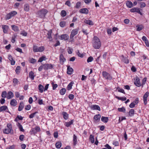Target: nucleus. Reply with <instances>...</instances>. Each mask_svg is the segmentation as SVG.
I'll list each match as a JSON object with an SVG mask.
<instances>
[{"label":"nucleus","instance_id":"f257e3e1","mask_svg":"<svg viewBox=\"0 0 149 149\" xmlns=\"http://www.w3.org/2000/svg\"><path fill=\"white\" fill-rule=\"evenodd\" d=\"M92 44L93 47L95 49H99L101 46V43L99 39L96 36L93 38Z\"/></svg>","mask_w":149,"mask_h":149},{"label":"nucleus","instance_id":"f03ea898","mask_svg":"<svg viewBox=\"0 0 149 149\" xmlns=\"http://www.w3.org/2000/svg\"><path fill=\"white\" fill-rule=\"evenodd\" d=\"M47 12L48 11L47 10L42 9L38 11L37 14L40 18H44Z\"/></svg>","mask_w":149,"mask_h":149},{"label":"nucleus","instance_id":"7ed1b4c3","mask_svg":"<svg viewBox=\"0 0 149 149\" xmlns=\"http://www.w3.org/2000/svg\"><path fill=\"white\" fill-rule=\"evenodd\" d=\"M45 47L43 46L38 47L36 45H33V50L34 52H42L44 51Z\"/></svg>","mask_w":149,"mask_h":149},{"label":"nucleus","instance_id":"20e7f679","mask_svg":"<svg viewBox=\"0 0 149 149\" xmlns=\"http://www.w3.org/2000/svg\"><path fill=\"white\" fill-rule=\"evenodd\" d=\"M102 75L103 77L108 80L111 81L113 79L111 75L106 71H103Z\"/></svg>","mask_w":149,"mask_h":149},{"label":"nucleus","instance_id":"39448f33","mask_svg":"<svg viewBox=\"0 0 149 149\" xmlns=\"http://www.w3.org/2000/svg\"><path fill=\"white\" fill-rule=\"evenodd\" d=\"M7 128L3 130V132L5 134H9L12 130V126L11 124L8 123L7 125Z\"/></svg>","mask_w":149,"mask_h":149},{"label":"nucleus","instance_id":"423d86ee","mask_svg":"<svg viewBox=\"0 0 149 149\" xmlns=\"http://www.w3.org/2000/svg\"><path fill=\"white\" fill-rule=\"evenodd\" d=\"M17 12L15 11H13L10 12L6 16V19H9L15 15L17 14Z\"/></svg>","mask_w":149,"mask_h":149},{"label":"nucleus","instance_id":"0eeeda50","mask_svg":"<svg viewBox=\"0 0 149 149\" xmlns=\"http://www.w3.org/2000/svg\"><path fill=\"white\" fill-rule=\"evenodd\" d=\"M134 83L136 86L140 87L141 85L140 79L138 77H136L134 79Z\"/></svg>","mask_w":149,"mask_h":149},{"label":"nucleus","instance_id":"6e6552de","mask_svg":"<svg viewBox=\"0 0 149 149\" xmlns=\"http://www.w3.org/2000/svg\"><path fill=\"white\" fill-rule=\"evenodd\" d=\"M79 31V29H76L73 30L71 33L70 36V39H72L73 37L77 35Z\"/></svg>","mask_w":149,"mask_h":149},{"label":"nucleus","instance_id":"1a4fd4ad","mask_svg":"<svg viewBox=\"0 0 149 149\" xmlns=\"http://www.w3.org/2000/svg\"><path fill=\"white\" fill-rule=\"evenodd\" d=\"M44 65V69L45 70L50 69L53 68V66L51 64H45Z\"/></svg>","mask_w":149,"mask_h":149},{"label":"nucleus","instance_id":"9d476101","mask_svg":"<svg viewBox=\"0 0 149 149\" xmlns=\"http://www.w3.org/2000/svg\"><path fill=\"white\" fill-rule=\"evenodd\" d=\"M149 95V93L148 91L146 92L143 96V100L144 104L146 105L147 103V97Z\"/></svg>","mask_w":149,"mask_h":149},{"label":"nucleus","instance_id":"9b49d317","mask_svg":"<svg viewBox=\"0 0 149 149\" xmlns=\"http://www.w3.org/2000/svg\"><path fill=\"white\" fill-rule=\"evenodd\" d=\"M69 37L68 35L67 34H63L59 36V39L61 40H67L69 38Z\"/></svg>","mask_w":149,"mask_h":149},{"label":"nucleus","instance_id":"f8f14e48","mask_svg":"<svg viewBox=\"0 0 149 149\" xmlns=\"http://www.w3.org/2000/svg\"><path fill=\"white\" fill-rule=\"evenodd\" d=\"M3 32L4 33H7L8 31L9 27L8 26L5 25H3L1 26Z\"/></svg>","mask_w":149,"mask_h":149},{"label":"nucleus","instance_id":"ddd939ff","mask_svg":"<svg viewBox=\"0 0 149 149\" xmlns=\"http://www.w3.org/2000/svg\"><path fill=\"white\" fill-rule=\"evenodd\" d=\"M130 11L132 12H136L141 15H142V13L140 12V9L137 8H133L130 9Z\"/></svg>","mask_w":149,"mask_h":149},{"label":"nucleus","instance_id":"4468645a","mask_svg":"<svg viewBox=\"0 0 149 149\" xmlns=\"http://www.w3.org/2000/svg\"><path fill=\"white\" fill-rule=\"evenodd\" d=\"M120 57L121 61L127 64L129 63V60L126 57H125L123 55H122L120 56Z\"/></svg>","mask_w":149,"mask_h":149},{"label":"nucleus","instance_id":"2eb2a0df","mask_svg":"<svg viewBox=\"0 0 149 149\" xmlns=\"http://www.w3.org/2000/svg\"><path fill=\"white\" fill-rule=\"evenodd\" d=\"M91 109L92 110H97L99 111L100 110V109L99 106L97 105H93L91 106Z\"/></svg>","mask_w":149,"mask_h":149},{"label":"nucleus","instance_id":"dca6fc26","mask_svg":"<svg viewBox=\"0 0 149 149\" xmlns=\"http://www.w3.org/2000/svg\"><path fill=\"white\" fill-rule=\"evenodd\" d=\"M52 32V30H50L48 31V33H47V38L49 39V40L50 41H51L52 40V38L51 36Z\"/></svg>","mask_w":149,"mask_h":149},{"label":"nucleus","instance_id":"f3484780","mask_svg":"<svg viewBox=\"0 0 149 149\" xmlns=\"http://www.w3.org/2000/svg\"><path fill=\"white\" fill-rule=\"evenodd\" d=\"M79 12L81 13L87 14L88 13V10L86 8H81L79 10Z\"/></svg>","mask_w":149,"mask_h":149},{"label":"nucleus","instance_id":"a211bd4d","mask_svg":"<svg viewBox=\"0 0 149 149\" xmlns=\"http://www.w3.org/2000/svg\"><path fill=\"white\" fill-rule=\"evenodd\" d=\"M12 29L14 31L17 32L19 31V27L18 26L15 25H12L11 26Z\"/></svg>","mask_w":149,"mask_h":149},{"label":"nucleus","instance_id":"6ab92c4d","mask_svg":"<svg viewBox=\"0 0 149 149\" xmlns=\"http://www.w3.org/2000/svg\"><path fill=\"white\" fill-rule=\"evenodd\" d=\"M67 70V73L68 74H72L73 71V70L72 68H70V66H68Z\"/></svg>","mask_w":149,"mask_h":149},{"label":"nucleus","instance_id":"aec40b11","mask_svg":"<svg viewBox=\"0 0 149 149\" xmlns=\"http://www.w3.org/2000/svg\"><path fill=\"white\" fill-rule=\"evenodd\" d=\"M101 117V116L100 114H97L94 116V119L95 122H98L99 121Z\"/></svg>","mask_w":149,"mask_h":149},{"label":"nucleus","instance_id":"412c9836","mask_svg":"<svg viewBox=\"0 0 149 149\" xmlns=\"http://www.w3.org/2000/svg\"><path fill=\"white\" fill-rule=\"evenodd\" d=\"M66 60L64 57L63 55L61 54L60 56V61L61 63L63 64V63Z\"/></svg>","mask_w":149,"mask_h":149},{"label":"nucleus","instance_id":"4be33fe9","mask_svg":"<svg viewBox=\"0 0 149 149\" xmlns=\"http://www.w3.org/2000/svg\"><path fill=\"white\" fill-rule=\"evenodd\" d=\"M8 59L11 61V64L12 65H13L15 64V61L13 59L11 55H8Z\"/></svg>","mask_w":149,"mask_h":149},{"label":"nucleus","instance_id":"5701e85b","mask_svg":"<svg viewBox=\"0 0 149 149\" xmlns=\"http://www.w3.org/2000/svg\"><path fill=\"white\" fill-rule=\"evenodd\" d=\"M14 96V95L13 92L10 91L8 92V95L7 97L8 99H10L12 98Z\"/></svg>","mask_w":149,"mask_h":149},{"label":"nucleus","instance_id":"b1692460","mask_svg":"<svg viewBox=\"0 0 149 149\" xmlns=\"http://www.w3.org/2000/svg\"><path fill=\"white\" fill-rule=\"evenodd\" d=\"M11 105L15 107L17 104V102L15 99L12 100L10 102Z\"/></svg>","mask_w":149,"mask_h":149},{"label":"nucleus","instance_id":"393cba45","mask_svg":"<svg viewBox=\"0 0 149 149\" xmlns=\"http://www.w3.org/2000/svg\"><path fill=\"white\" fill-rule=\"evenodd\" d=\"M24 104L22 102H20L18 110L19 111H21L24 107Z\"/></svg>","mask_w":149,"mask_h":149},{"label":"nucleus","instance_id":"a878e982","mask_svg":"<svg viewBox=\"0 0 149 149\" xmlns=\"http://www.w3.org/2000/svg\"><path fill=\"white\" fill-rule=\"evenodd\" d=\"M73 120H72L69 122H65L64 123V125L67 127H69L73 123Z\"/></svg>","mask_w":149,"mask_h":149},{"label":"nucleus","instance_id":"bb28decb","mask_svg":"<svg viewBox=\"0 0 149 149\" xmlns=\"http://www.w3.org/2000/svg\"><path fill=\"white\" fill-rule=\"evenodd\" d=\"M35 77L34 73L32 71H31L29 73V77L32 80H33L34 79V78Z\"/></svg>","mask_w":149,"mask_h":149},{"label":"nucleus","instance_id":"cd10ccee","mask_svg":"<svg viewBox=\"0 0 149 149\" xmlns=\"http://www.w3.org/2000/svg\"><path fill=\"white\" fill-rule=\"evenodd\" d=\"M24 10L26 12L29 11V6L28 4H26L24 6Z\"/></svg>","mask_w":149,"mask_h":149},{"label":"nucleus","instance_id":"c85d7f7f","mask_svg":"<svg viewBox=\"0 0 149 149\" xmlns=\"http://www.w3.org/2000/svg\"><path fill=\"white\" fill-rule=\"evenodd\" d=\"M101 120L103 122L107 123L109 120V119L108 117L102 116Z\"/></svg>","mask_w":149,"mask_h":149},{"label":"nucleus","instance_id":"c756f323","mask_svg":"<svg viewBox=\"0 0 149 149\" xmlns=\"http://www.w3.org/2000/svg\"><path fill=\"white\" fill-rule=\"evenodd\" d=\"M47 59V58L45 56H43L40 57L38 61L39 62H41L43 61H45Z\"/></svg>","mask_w":149,"mask_h":149},{"label":"nucleus","instance_id":"7c9ffc66","mask_svg":"<svg viewBox=\"0 0 149 149\" xmlns=\"http://www.w3.org/2000/svg\"><path fill=\"white\" fill-rule=\"evenodd\" d=\"M62 115H63V118L67 120L68 119V114L66 112H63Z\"/></svg>","mask_w":149,"mask_h":149},{"label":"nucleus","instance_id":"2f4dec72","mask_svg":"<svg viewBox=\"0 0 149 149\" xmlns=\"http://www.w3.org/2000/svg\"><path fill=\"white\" fill-rule=\"evenodd\" d=\"M61 145L62 144L61 142H57L55 144L56 147V148L59 149L61 146Z\"/></svg>","mask_w":149,"mask_h":149},{"label":"nucleus","instance_id":"473e14b6","mask_svg":"<svg viewBox=\"0 0 149 149\" xmlns=\"http://www.w3.org/2000/svg\"><path fill=\"white\" fill-rule=\"evenodd\" d=\"M134 114V109H131L129 112V115L130 116H133Z\"/></svg>","mask_w":149,"mask_h":149},{"label":"nucleus","instance_id":"72a5a7b5","mask_svg":"<svg viewBox=\"0 0 149 149\" xmlns=\"http://www.w3.org/2000/svg\"><path fill=\"white\" fill-rule=\"evenodd\" d=\"M89 140L92 143H93L94 142L95 140L94 136L92 134H91L89 136Z\"/></svg>","mask_w":149,"mask_h":149},{"label":"nucleus","instance_id":"f704fd0d","mask_svg":"<svg viewBox=\"0 0 149 149\" xmlns=\"http://www.w3.org/2000/svg\"><path fill=\"white\" fill-rule=\"evenodd\" d=\"M127 6L129 8H131L133 6V3L131 1H128L126 3Z\"/></svg>","mask_w":149,"mask_h":149},{"label":"nucleus","instance_id":"c9c22d12","mask_svg":"<svg viewBox=\"0 0 149 149\" xmlns=\"http://www.w3.org/2000/svg\"><path fill=\"white\" fill-rule=\"evenodd\" d=\"M115 97L118 100H121L122 101H125L127 99L126 97H119L116 96Z\"/></svg>","mask_w":149,"mask_h":149},{"label":"nucleus","instance_id":"e433bc0d","mask_svg":"<svg viewBox=\"0 0 149 149\" xmlns=\"http://www.w3.org/2000/svg\"><path fill=\"white\" fill-rule=\"evenodd\" d=\"M84 22L89 25H92L93 24V22L90 20H85L84 21Z\"/></svg>","mask_w":149,"mask_h":149},{"label":"nucleus","instance_id":"4c0bfd02","mask_svg":"<svg viewBox=\"0 0 149 149\" xmlns=\"http://www.w3.org/2000/svg\"><path fill=\"white\" fill-rule=\"evenodd\" d=\"M8 109L7 107L6 106H3L0 107V112L6 110Z\"/></svg>","mask_w":149,"mask_h":149},{"label":"nucleus","instance_id":"58836bf2","mask_svg":"<svg viewBox=\"0 0 149 149\" xmlns=\"http://www.w3.org/2000/svg\"><path fill=\"white\" fill-rule=\"evenodd\" d=\"M38 89L40 93H42L44 89L43 86L41 84H39L38 85Z\"/></svg>","mask_w":149,"mask_h":149},{"label":"nucleus","instance_id":"ea45409f","mask_svg":"<svg viewBox=\"0 0 149 149\" xmlns=\"http://www.w3.org/2000/svg\"><path fill=\"white\" fill-rule=\"evenodd\" d=\"M17 126L20 131L22 132H24V130L23 129L22 125H21L19 123H18L17 124Z\"/></svg>","mask_w":149,"mask_h":149},{"label":"nucleus","instance_id":"a19ab883","mask_svg":"<svg viewBox=\"0 0 149 149\" xmlns=\"http://www.w3.org/2000/svg\"><path fill=\"white\" fill-rule=\"evenodd\" d=\"M73 141L74 142V145H75L77 143V136L75 135L74 134L73 137Z\"/></svg>","mask_w":149,"mask_h":149},{"label":"nucleus","instance_id":"79ce46f5","mask_svg":"<svg viewBox=\"0 0 149 149\" xmlns=\"http://www.w3.org/2000/svg\"><path fill=\"white\" fill-rule=\"evenodd\" d=\"M66 89L65 88H62L60 91V93L61 95H64L65 93Z\"/></svg>","mask_w":149,"mask_h":149},{"label":"nucleus","instance_id":"37998d69","mask_svg":"<svg viewBox=\"0 0 149 149\" xmlns=\"http://www.w3.org/2000/svg\"><path fill=\"white\" fill-rule=\"evenodd\" d=\"M20 67L19 66H17L16 68L15 72L16 74H18L20 73Z\"/></svg>","mask_w":149,"mask_h":149},{"label":"nucleus","instance_id":"c03bdc74","mask_svg":"<svg viewBox=\"0 0 149 149\" xmlns=\"http://www.w3.org/2000/svg\"><path fill=\"white\" fill-rule=\"evenodd\" d=\"M61 15L62 17H64L66 15V12L65 10H62L61 12Z\"/></svg>","mask_w":149,"mask_h":149},{"label":"nucleus","instance_id":"a18cd8bd","mask_svg":"<svg viewBox=\"0 0 149 149\" xmlns=\"http://www.w3.org/2000/svg\"><path fill=\"white\" fill-rule=\"evenodd\" d=\"M137 27L136 30L137 31H139L141 30L143 28V27L142 25H137L136 26Z\"/></svg>","mask_w":149,"mask_h":149},{"label":"nucleus","instance_id":"49530a36","mask_svg":"<svg viewBox=\"0 0 149 149\" xmlns=\"http://www.w3.org/2000/svg\"><path fill=\"white\" fill-rule=\"evenodd\" d=\"M117 89L118 90V91L119 92L123 93L124 94H125L124 90L122 88H120L119 87H117Z\"/></svg>","mask_w":149,"mask_h":149},{"label":"nucleus","instance_id":"de8ad7c7","mask_svg":"<svg viewBox=\"0 0 149 149\" xmlns=\"http://www.w3.org/2000/svg\"><path fill=\"white\" fill-rule=\"evenodd\" d=\"M118 111L120 112H125V109L124 107H123L121 108H118Z\"/></svg>","mask_w":149,"mask_h":149},{"label":"nucleus","instance_id":"09e8293b","mask_svg":"<svg viewBox=\"0 0 149 149\" xmlns=\"http://www.w3.org/2000/svg\"><path fill=\"white\" fill-rule=\"evenodd\" d=\"M60 26L62 27H64L65 25V22H61L60 23Z\"/></svg>","mask_w":149,"mask_h":149},{"label":"nucleus","instance_id":"8fccbe9b","mask_svg":"<svg viewBox=\"0 0 149 149\" xmlns=\"http://www.w3.org/2000/svg\"><path fill=\"white\" fill-rule=\"evenodd\" d=\"M73 49H72L70 48V47H68V52L69 54H71L72 52Z\"/></svg>","mask_w":149,"mask_h":149},{"label":"nucleus","instance_id":"3c124183","mask_svg":"<svg viewBox=\"0 0 149 149\" xmlns=\"http://www.w3.org/2000/svg\"><path fill=\"white\" fill-rule=\"evenodd\" d=\"M52 85L53 89L54 90L57 87L58 85L56 84H54L53 82L52 83Z\"/></svg>","mask_w":149,"mask_h":149},{"label":"nucleus","instance_id":"603ef678","mask_svg":"<svg viewBox=\"0 0 149 149\" xmlns=\"http://www.w3.org/2000/svg\"><path fill=\"white\" fill-rule=\"evenodd\" d=\"M93 60V57L92 56H90L88 58L87 60V62L89 63L92 61Z\"/></svg>","mask_w":149,"mask_h":149},{"label":"nucleus","instance_id":"864d4df0","mask_svg":"<svg viewBox=\"0 0 149 149\" xmlns=\"http://www.w3.org/2000/svg\"><path fill=\"white\" fill-rule=\"evenodd\" d=\"M76 53H77V54L79 56L81 57H83V54H81L79 52V51L78 50H77L76 51Z\"/></svg>","mask_w":149,"mask_h":149},{"label":"nucleus","instance_id":"5fc2aeb1","mask_svg":"<svg viewBox=\"0 0 149 149\" xmlns=\"http://www.w3.org/2000/svg\"><path fill=\"white\" fill-rule=\"evenodd\" d=\"M146 80L147 78L146 77H145L143 79L141 84L142 86L145 84L146 81Z\"/></svg>","mask_w":149,"mask_h":149},{"label":"nucleus","instance_id":"6e6d98bb","mask_svg":"<svg viewBox=\"0 0 149 149\" xmlns=\"http://www.w3.org/2000/svg\"><path fill=\"white\" fill-rule=\"evenodd\" d=\"M7 95V93L6 91H4L1 94V96L3 98H5L6 97Z\"/></svg>","mask_w":149,"mask_h":149},{"label":"nucleus","instance_id":"4d7b16f0","mask_svg":"<svg viewBox=\"0 0 149 149\" xmlns=\"http://www.w3.org/2000/svg\"><path fill=\"white\" fill-rule=\"evenodd\" d=\"M16 36L15 35V34H14L12 38L11 39V42L13 43H14L15 42V38Z\"/></svg>","mask_w":149,"mask_h":149},{"label":"nucleus","instance_id":"13d9d810","mask_svg":"<svg viewBox=\"0 0 149 149\" xmlns=\"http://www.w3.org/2000/svg\"><path fill=\"white\" fill-rule=\"evenodd\" d=\"M29 61L31 63H34L36 62V60L35 59L32 58L30 59Z\"/></svg>","mask_w":149,"mask_h":149},{"label":"nucleus","instance_id":"bf43d9fd","mask_svg":"<svg viewBox=\"0 0 149 149\" xmlns=\"http://www.w3.org/2000/svg\"><path fill=\"white\" fill-rule=\"evenodd\" d=\"M37 113V112H36L33 113H32L29 115V117L30 118H33L35 116V114Z\"/></svg>","mask_w":149,"mask_h":149},{"label":"nucleus","instance_id":"052dcab7","mask_svg":"<svg viewBox=\"0 0 149 149\" xmlns=\"http://www.w3.org/2000/svg\"><path fill=\"white\" fill-rule=\"evenodd\" d=\"M81 5V3L80 2H77L76 4L75 7L77 8H79Z\"/></svg>","mask_w":149,"mask_h":149},{"label":"nucleus","instance_id":"680f3d73","mask_svg":"<svg viewBox=\"0 0 149 149\" xmlns=\"http://www.w3.org/2000/svg\"><path fill=\"white\" fill-rule=\"evenodd\" d=\"M140 7L141 8H143L145 7L146 5L144 2H142L140 3Z\"/></svg>","mask_w":149,"mask_h":149},{"label":"nucleus","instance_id":"e2e57ef3","mask_svg":"<svg viewBox=\"0 0 149 149\" xmlns=\"http://www.w3.org/2000/svg\"><path fill=\"white\" fill-rule=\"evenodd\" d=\"M139 102V100L138 98H136L135 100L133 102L136 105Z\"/></svg>","mask_w":149,"mask_h":149},{"label":"nucleus","instance_id":"0e129e2a","mask_svg":"<svg viewBox=\"0 0 149 149\" xmlns=\"http://www.w3.org/2000/svg\"><path fill=\"white\" fill-rule=\"evenodd\" d=\"M34 128L37 132H39L40 131V129L38 126H36Z\"/></svg>","mask_w":149,"mask_h":149},{"label":"nucleus","instance_id":"69168bd1","mask_svg":"<svg viewBox=\"0 0 149 149\" xmlns=\"http://www.w3.org/2000/svg\"><path fill=\"white\" fill-rule=\"evenodd\" d=\"M74 97V95L72 94H70L68 96V97L70 100H72L73 99Z\"/></svg>","mask_w":149,"mask_h":149},{"label":"nucleus","instance_id":"338daca9","mask_svg":"<svg viewBox=\"0 0 149 149\" xmlns=\"http://www.w3.org/2000/svg\"><path fill=\"white\" fill-rule=\"evenodd\" d=\"M72 86V83L70 82L68 86V88L69 90L71 89Z\"/></svg>","mask_w":149,"mask_h":149},{"label":"nucleus","instance_id":"774afa93","mask_svg":"<svg viewBox=\"0 0 149 149\" xmlns=\"http://www.w3.org/2000/svg\"><path fill=\"white\" fill-rule=\"evenodd\" d=\"M30 132L33 134H36L37 133L34 128H32L30 130Z\"/></svg>","mask_w":149,"mask_h":149}]
</instances>
